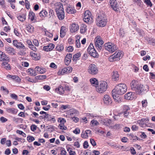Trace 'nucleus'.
Here are the masks:
<instances>
[{"label": "nucleus", "mask_w": 155, "mask_h": 155, "mask_svg": "<svg viewBox=\"0 0 155 155\" xmlns=\"http://www.w3.org/2000/svg\"><path fill=\"white\" fill-rule=\"evenodd\" d=\"M127 87L126 85L123 83L118 84L115 88L112 91V94L115 101L119 103L121 101L118 95H121L124 94L127 91Z\"/></svg>", "instance_id": "f257e3e1"}, {"label": "nucleus", "mask_w": 155, "mask_h": 155, "mask_svg": "<svg viewBox=\"0 0 155 155\" xmlns=\"http://www.w3.org/2000/svg\"><path fill=\"white\" fill-rule=\"evenodd\" d=\"M107 23V19L106 16L104 14H100L96 18V24L98 26L104 27Z\"/></svg>", "instance_id": "f03ea898"}, {"label": "nucleus", "mask_w": 155, "mask_h": 155, "mask_svg": "<svg viewBox=\"0 0 155 155\" xmlns=\"http://www.w3.org/2000/svg\"><path fill=\"white\" fill-rule=\"evenodd\" d=\"M107 84L104 81H101L96 86V90L97 92L100 94L103 93L107 89Z\"/></svg>", "instance_id": "7ed1b4c3"}, {"label": "nucleus", "mask_w": 155, "mask_h": 155, "mask_svg": "<svg viewBox=\"0 0 155 155\" xmlns=\"http://www.w3.org/2000/svg\"><path fill=\"white\" fill-rule=\"evenodd\" d=\"M123 55V54L122 51H117L109 57V61L110 62H113L119 60L122 57Z\"/></svg>", "instance_id": "20e7f679"}, {"label": "nucleus", "mask_w": 155, "mask_h": 155, "mask_svg": "<svg viewBox=\"0 0 155 155\" xmlns=\"http://www.w3.org/2000/svg\"><path fill=\"white\" fill-rule=\"evenodd\" d=\"M87 51L91 56L94 58H97L98 54L96 50L94 48L93 44L91 43L87 49Z\"/></svg>", "instance_id": "39448f33"}, {"label": "nucleus", "mask_w": 155, "mask_h": 155, "mask_svg": "<svg viewBox=\"0 0 155 155\" xmlns=\"http://www.w3.org/2000/svg\"><path fill=\"white\" fill-rule=\"evenodd\" d=\"M98 69L94 64H90L88 68V72L91 75H96L98 73Z\"/></svg>", "instance_id": "423d86ee"}, {"label": "nucleus", "mask_w": 155, "mask_h": 155, "mask_svg": "<svg viewBox=\"0 0 155 155\" xmlns=\"http://www.w3.org/2000/svg\"><path fill=\"white\" fill-rule=\"evenodd\" d=\"M105 45L106 50L111 53H113L117 49V47L112 43H106Z\"/></svg>", "instance_id": "0eeeda50"}, {"label": "nucleus", "mask_w": 155, "mask_h": 155, "mask_svg": "<svg viewBox=\"0 0 155 155\" xmlns=\"http://www.w3.org/2000/svg\"><path fill=\"white\" fill-rule=\"evenodd\" d=\"M83 20L86 23H90L91 22L92 18L91 14L89 11L87 10L85 12Z\"/></svg>", "instance_id": "6e6552de"}, {"label": "nucleus", "mask_w": 155, "mask_h": 155, "mask_svg": "<svg viewBox=\"0 0 155 155\" xmlns=\"http://www.w3.org/2000/svg\"><path fill=\"white\" fill-rule=\"evenodd\" d=\"M95 45L97 50H101L102 48V45L104 43V41L100 37L97 36L95 39Z\"/></svg>", "instance_id": "1a4fd4ad"}, {"label": "nucleus", "mask_w": 155, "mask_h": 155, "mask_svg": "<svg viewBox=\"0 0 155 155\" xmlns=\"http://www.w3.org/2000/svg\"><path fill=\"white\" fill-rule=\"evenodd\" d=\"M140 85H139L138 81L133 80L130 83V86L131 89L133 91H135L137 94L138 91L139 90Z\"/></svg>", "instance_id": "9d476101"}, {"label": "nucleus", "mask_w": 155, "mask_h": 155, "mask_svg": "<svg viewBox=\"0 0 155 155\" xmlns=\"http://www.w3.org/2000/svg\"><path fill=\"white\" fill-rule=\"evenodd\" d=\"M13 44L14 46L16 47L17 48L21 49H25V46L21 42H18L16 40L13 41Z\"/></svg>", "instance_id": "9b49d317"}, {"label": "nucleus", "mask_w": 155, "mask_h": 155, "mask_svg": "<svg viewBox=\"0 0 155 155\" xmlns=\"http://www.w3.org/2000/svg\"><path fill=\"white\" fill-rule=\"evenodd\" d=\"M110 4L111 7L115 11L117 12L119 11L118 6L117 2L116 0H111Z\"/></svg>", "instance_id": "f8f14e48"}, {"label": "nucleus", "mask_w": 155, "mask_h": 155, "mask_svg": "<svg viewBox=\"0 0 155 155\" xmlns=\"http://www.w3.org/2000/svg\"><path fill=\"white\" fill-rule=\"evenodd\" d=\"M104 103L107 105L110 104L112 103V100L109 95H105L103 99Z\"/></svg>", "instance_id": "ddd939ff"}, {"label": "nucleus", "mask_w": 155, "mask_h": 155, "mask_svg": "<svg viewBox=\"0 0 155 155\" xmlns=\"http://www.w3.org/2000/svg\"><path fill=\"white\" fill-rule=\"evenodd\" d=\"M148 87L147 85L143 86L141 84H140L139 90L138 91L137 94H140L142 92L144 91H147L148 90Z\"/></svg>", "instance_id": "4468645a"}, {"label": "nucleus", "mask_w": 155, "mask_h": 155, "mask_svg": "<svg viewBox=\"0 0 155 155\" xmlns=\"http://www.w3.org/2000/svg\"><path fill=\"white\" fill-rule=\"evenodd\" d=\"M67 30L68 29L66 27L62 26L60 29V37L62 38H63L66 35Z\"/></svg>", "instance_id": "2eb2a0df"}, {"label": "nucleus", "mask_w": 155, "mask_h": 155, "mask_svg": "<svg viewBox=\"0 0 155 155\" xmlns=\"http://www.w3.org/2000/svg\"><path fill=\"white\" fill-rule=\"evenodd\" d=\"M55 10L57 14H58L59 13L64 12V9L63 8V6L61 4L58 5L56 6Z\"/></svg>", "instance_id": "dca6fc26"}, {"label": "nucleus", "mask_w": 155, "mask_h": 155, "mask_svg": "<svg viewBox=\"0 0 155 155\" xmlns=\"http://www.w3.org/2000/svg\"><path fill=\"white\" fill-rule=\"evenodd\" d=\"M39 68V66H37L35 68V70H33L31 69H29L28 70V72L31 74L33 76H35L37 75V73H38V69Z\"/></svg>", "instance_id": "f3484780"}, {"label": "nucleus", "mask_w": 155, "mask_h": 155, "mask_svg": "<svg viewBox=\"0 0 155 155\" xmlns=\"http://www.w3.org/2000/svg\"><path fill=\"white\" fill-rule=\"evenodd\" d=\"M9 59L7 57L5 54L2 51H0V61H9Z\"/></svg>", "instance_id": "a211bd4d"}, {"label": "nucleus", "mask_w": 155, "mask_h": 155, "mask_svg": "<svg viewBox=\"0 0 155 155\" xmlns=\"http://www.w3.org/2000/svg\"><path fill=\"white\" fill-rule=\"evenodd\" d=\"M45 119H46L47 120L54 123L55 121V117L54 116L47 114V116L45 117Z\"/></svg>", "instance_id": "6ab92c4d"}, {"label": "nucleus", "mask_w": 155, "mask_h": 155, "mask_svg": "<svg viewBox=\"0 0 155 155\" xmlns=\"http://www.w3.org/2000/svg\"><path fill=\"white\" fill-rule=\"evenodd\" d=\"M79 26L76 24H73L70 27V30L72 32H75L78 30Z\"/></svg>", "instance_id": "aec40b11"}, {"label": "nucleus", "mask_w": 155, "mask_h": 155, "mask_svg": "<svg viewBox=\"0 0 155 155\" xmlns=\"http://www.w3.org/2000/svg\"><path fill=\"white\" fill-rule=\"evenodd\" d=\"M56 92L60 94H63L64 93V89L61 86H59L58 87L55 89Z\"/></svg>", "instance_id": "412c9836"}, {"label": "nucleus", "mask_w": 155, "mask_h": 155, "mask_svg": "<svg viewBox=\"0 0 155 155\" xmlns=\"http://www.w3.org/2000/svg\"><path fill=\"white\" fill-rule=\"evenodd\" d=\"M91 134V131L89 130H86L85 131V133L82 132L81 134V137L87 139L88 137V134Z\"/></svg>", "instance_id": "4be33fe9"}, {"label": "nucleus", "mask_w": 155, "mask_h": 155, "mask_svg": "<svg viewBox=\"0 0 155 155\" xmlns=\"http://www.w3.org/2000/svg\"><path fill=\"white\" fill-rule=\"evenodd\" d=\"M112 74V78L113 80L115 81L119 80V75L117 71H114Z\"/></svg>", "instance_id": "5701e85b"}, {"label": "nucleus", "mask_w": 155, "mask_h": 155, "mask_svg": "<svg viewBox=\"0 0 155 155\" xmlns=\"http://www.w3.org/2000/svg\"><path fill=\"white\" fill-rule=\"evenodd\" d=\"M35 13L32 12L30 11L28 14V18L31 19V21H35Z\"/></svg>", "instance_id": "b1692460"}, {"label": "nucleus", "mask_w": 155, "mask_h": 155, "mask_svg": "<svg viewBox=\"0 0 155 155\" xmlns=\"http://www.w3.org/2000/svg\"><path fill=\"white\" fill-rule=\"evenodd\" d=\"M133 97L131 92H129L124 95L125 99L127 100H132L133 99Z\"/></svg>", "instance_id": "393cba45"}, {"label": "nucleus", "mask_w": 155, "mask_h": 155, "mask_svg": "<svg viewBox=\"0 0 155 155\" xmlns=\"http://www.w3.org/2000/svg\"><path fill=\"white\" fill-rule=\"evenodd\" d=\"M48 14L47 12L45 10H43L39 12V16L42 20Z\"/></svg>", "instance_id": "a878e982"}, {"label": "nucleus", "mask_w": 155, "mask_h": 155, "mask_svg": "<svg viewBox=\"0 0 155 155\" xmlns=\"http://www.w3.org/2000/svg\"><path fill=\"white\" fill-rule=\"evenodd\" d=\"M66 12L68 14H74L76 12V10L70 7H67L66 9Z\"/></svg>", "instance_id": "bb28decb"}, {"label": "nucleus", "mask_w": 155, "mask_h": 155, "mask_svg": "<svg viewBox=\"0 0 155 155\" xmlns=\"http://www.w3.org/2000/svg\"><path fill=\"white\" fill-rule=\"evenodd\" d=\"M90 81L91 84L93 85L94 86H97L98 84V81L95 78H93L91 79Z\"/></svg>", "instance_id": "cd10ccee"}, {"label": "nucleus", "mask_w": 155, "mask_h": 155, "mask_svg": "<svg viewBox=\"0 0 155 155\" xmlns=\"http://www.w3.org/2000/svg\"><path fill=\"white\" fill-rule=\"evenodd\" d=\"M5 50L8 53H12L14 51L13 48L7 46L5 48Z\"/></svg>", "instance_id": "c85d7f7f"}, {"label": "nucleus", "mask_w": 155, "mask_h": 155, "mask_svg": "<svg viewBox=\"0 0 155 155\" xmlns=\"http://www.w3.org/2000/svg\"><path fill=\"white\" fill-rule=\"evenodd\" d=\"M87 30V26L84 25L82 24L81 27L80 31L81 33H84Z\"/></svg>", "instance_id": "c756f323"}, {"label": "nucleus", "mask_w": 155, "mask_h": 155, "mask_svg": "<svg viewBox=\"0 0 155 155\" xmlns=\"http://www.w3.org/2000/svg\"><path fill=\"white\" fill-rule=\"evenodd\" d=\"M63 71H64L65 73H68L71 72L72 71V68L71 67H68L64 68Z\"/></svg>", "instance_id": "7c9ffc66"}, {"label": "nucleus", "mask_w": 155, "mask_h": 155, "mask_svg": "<svg viewBox=\"0 0 155 155\" xmlns=\"http://www.w3.org/2000/svg\"><path fill=\"white\" fill-rule=\"evenodd\" d=\"M17 18L19 20L21 21H23L25 19V16L24 14L19 15Z\"/></svg>", "instance_id": "2f4dec72"}, {"label": "nucleus", "mask_w": 155, "mask_h": 155, "mask_svg": "<svg viewBox=\"0 0 155 155\" xmlns=\"http://www.w3.org/2000/svg\"><path fill=\"white\" fill-rule=\"evenodd\" d=\"M81 54L80 52L74 55L72 60L74 61H77L78 60V58L81 56Z\"/></svg>", "instance_id": "473e14b6"}, {"label": "nucleus", "mask_w": 155, "mask_h": 155, "mask_svg": "<svg viewBox=\"0 0 155 155\" xmlns=\"http://www.w3.org/2000/svg\"><path fill=\"white\" fill-rule=\"evenodd\" d=\"M58 17V19L60 20H63L64 18V12L62 13H59L58 14H57Z\"/></svg>", "instance_id": "72a5a7b5"}, {"label": "nucleus", "mask_w": 155, "mask_h": 155, "mask_svg": "<svg viewBox=\"0 0 155 155\" xmlns=\"http://www.w3.org/2000/svg\"><path fill=\"white\" fill-rule=\"evenodd\" d=\"M104 124L105 125L108 126L110 124H112V121L110 119L105 120L104 122Z\"/></svg>", "instance_id": "f704fd0d"}, {"label": "nucleus", "mask_w": 155, "mask_h": 155, "mask_svg": "<svg viewBox=\"0 0 155 155\" xmlns=\"http://www.w3.org/2000/svg\"><path fill=\"white\" fill-rule=\"evenodd\" d=\"M34 28L31 25H28L26 27V30L29 32L31 33L33 31Z\"/></svg>", "instance_id": "c9c22d12"}, {"label": "nucleus", "mask_w": 155, "mask_h": 155, "mask_svg": "<svg viewBox=\"0 0 155 155\" xmlns=\"http://www.w3.org/2000/svg\"><path fill=\"white\" fill-rule=\"evenodd\" d=\"M56 49L58 51H62L64 49V46L62 44L58 45L56 47Z\"/></svg>", "instance_id": "e433bc0d"}, {"label": "nucleus", "mask_w": 155, "mask_h": 155, "mask_svg": "<svg viewBox=\"0 0 155 155\" xmlns=\"http://www.w3.org/2000/svg\"><path fill=\"white\" fill-rule=\"evenodd\" d=\"M79 38H77L75 41V46L77 48H80L81 46V43L80 41V37H78Z\"/></svg>", "instance_id": "4c0bfd02"}, {"label": "nucleus", "mask_w": 155, "mask_h": 155, "mask_svg": "<svg viewBox=\"0 0 155 155\" xmlns=\"http://www.w3.org/2000/svg\"><path fill=\"white\" fill-rule=\"evenodd\" d=\"M2 65L3 66H5V67L6 68V69L8 70L11 69L10 65L9 64H8V62L6 61L3 62L2 64Z\"/></svg>", "instance_id": "58836bf2"}, {"label": "nucleus", "mask_w": 155, "mask_h": 155, "mask_svg": "<svg viewBox=\"0 0 155 155\" xmlns=\"http://www.w3.org/2000/svg\"><path fill=\"white\" fill-rule=\"evenodd\" d=\"M92 126H94L98 125L99 124V122L96 120L94 119L92 120L91 121Z\"/></svg>", "instance_id": "ea45409f"}, {"label": "nucleus", "mask_w": 155, "mask_h": 155, "mask_svg": "<svg viewBox=\"0 0 155 155\" xmlns=\"http://www.w3.org/2000/svg\"><path fill=\"white\" fill-rule=\"evenodd\" d=\"M58 128L62 130H66L67 129V127H66L64 124H59L58 126Z\"/></svg>", "instance_id": "a19ab883"}, {"label": "nucleus", "mask_w": 155, "mask_h": 155, "mask_svg": "<svg viewBox=\"0 0 155 155\" xmlns=\"http://www.w3.org/2000/svg\"><path fill=\"white\" fill-rule=\"evenodd\" d=\"M13 78V80L15 81L16 82H20L21 79L17 76L14 75Z\"/></svg>", "instance_id": "79ce46f5"}, {"label": "nucleus", "mask_w": 155, "mask_h": 155, "mask_svg": "<svg viewBox=\"0 0 155 155\" xmlns=\"http://www.w3.org/2000/svg\"><path fill=\"white\" fill-rule=\"evenodd\" d=\"M27 140L29 142H31L35 140V138L32 136H28Z\"/></svg>", "instance_id": "37998d69"}, {"label": "nucleus", "mask_w": 155, "mask_h": 155, "mask_svg": "<svg viewBox=\"0 0 155 155\" xmlns=\"http://www.w3.org/2000/svg\"><path fill=\"white\" fill-rule=\"evenodd\" d=\"M58 121L61 123L60 124H64L66 122V120L65 119L60 118H59Z\"/></svg>", "instance_id": "c03bdc74"}, {"label": "nucleus", "mask_w": 155, "mask_h": 155, "mask_svg": "<svg viewBox=\"0 0 155 155\" xmlns=\"http://www.w3.org/2000/svg\"><path fill=\"white\" fill-rule=\"evenodd\" d=\"M71 61V59L65 58L64 59V63L65 64L67 65H68L70 63Z\"/></svg>", "instance_id": "a18cd8bd"}, {"label": "nucleus", "mask_w": 155, "mask_h": 155, "mask_svg": "<svg viewBox=\"0 0 155 155\" xmlns=\"http://www.w3.org/2000/svg\"><path fill=\"white\" fill-rule=\"evenodd\" d=\"M142 106L143 107H146L147 106V100H144L141 102Z\"/></svg>", "instance_id": "49530a36"}, {"label": "nucleus", "mask_w": 155, "mask_h": 155, "mask_svg": "<svg viewBox=\"0 0 155 155\" xmlns=\"http://www.w3.org/2000/svg\"><path fill=\"white\" fill-rule=\"evenodd\" d=\"M48 48L49 50H50V51L53 49L54 47V45L52 43L49 44L48 46Z\"/></svg>", "instance_id": "de8ad7c7"}, {"label": "nucleus", "mask_w": 155, "mask_h": 155, "mask_svg": "<svg viewBox=\"0 0 155 155\" xmlns=\"http://www.w3.org/2000/svg\"><path fill=\"white\" fill-rule=\"evenodd\" d=\"M16 132L20 135H21L23 137H25L26 136V134L22 131L19 130H17L16 131Z\"/></svg>", "instance_id": "09e8293b"}, {"label": "nucleus", "mask_w": 155, "mask_h": 155, "mask_svg": "<svg viewBox=\"0 0 155 155\" xmlns=\"http://www.w3.org/2000/svg\"><path fill=\"white\" fill-rule=\"evenodd\" d=\"M144 2L147 5L152 6V4L150 0H145Z\"/></svg>", "instance_id": "8fccbe9b"}, {"label": "nucleus", "mask_w": 155, "mask_h": 155, "mask_svg": "<svg viewBox=\"0 0 155 155\" xmlns=\"http://www.w3.org/2000/svg\"><path fill=\"white\" fill-rule=\"evenodd\" d=\"M40 114H43V116H40L39 117H40L41 118H43V117H44V118H45V117H46V116H47V114H47L46 112H45L44 111H41L40 112Z\"/></svg>", "instance_id": "3c124183"}, {"label": "nucleus", "mask_w": 155, "mask_h": 155, "mask_svg": "<svg viewBox=\"0 0 155 155\" xmlns=\"http://www.w3.org/2000/svg\"><path fill=\"white\" fill-rule=\"evenodd\" d=\"M31 56L35 58V59L37 60L39 59L38 58V54L35 52L31 54Z\"/></svg>", "instance_id": "603ef678"}, {"label": "nucleus", "mask_w": 155, "mask_h": 155, "mask_svg": "<svg viewBox=\"0 0 155 155\" xmlns=\"http://www.w3.org/2000/svg\"><path fill=\"white\" fill-rule=\"evenodd\" d=\"M21 50L20 51V54L21 55H25L26 53L25 52L26 50V48L25 49H21Z\"/></svg>", "instance_id": "864d4df0"}, {"label": "nucleus", "mask_w": 155, "mask_h": 155, "mask_svg": "<svg viewBox=\"0 0 155 155\" xmlns=\"http://www.w3.org/2000/svg\"><path fill=\"white\" fill-rule=\"evenodd\" d=\"M80 130L78 128H76L75 130L73 131V132L74 134H78L80 133Z\"/></svg>", "instance_id": "5fc2aeb1"}, {"label": "nucleus", "mask_w": 155, "mask_h": 155, "mask_svg": "<svg viewBox=\"0 0 155 155\" xmlns=\"http://www.w3.org/2000/svg\"><path fill=\"white\" fill-rule=\"evenodd\" d=\"M0 120L2 123H5L8 120V119L3 117H2L0 118Z\"/></svg>", "instance_id": "6e6d98bb"}, {"label": "nucleus", "mask_w": 155, "mask_h": 155, "mask_svg": "<svg viewBox=\"0 0 155 155\" xmlns=\"http://www.w3.org/2000/svg\"><path fill=\"white\" fill-rule=\"evenodd\" d=\"M67 50L68 51V52H72L74 50L73 47L72 46H69L67 48Z\"/></svg>", "instance_id": "4d7b16f0"}, {"label": "nucleus", "mask_w": 155, "mask_h": 155, "mask_svg": "<svg viewBox=\"0 0 155 155\" xmlns=\"http://www.w3.org/2000/svg\"><path fill=\"white\" fill-rule=\"evenodd\" d=\"M88 144L87 141H85L84 143L83 147L84 149H87L88 147Z\"/></svg>", "instance_id": "13d9d810"}, {"label": "nucleus", "mask_w": 155, "mask_h": 155, "mask_svg": "<svg viewBox=\"0 0 155 155\" xmlns=\"http://www.w3.org/2000/svg\"><path fill=\"white\" fill-rule=\"evenodd\" d=\"M124 116L125 117H128L129 116V112L128 111H124L123 113Z\"/></svg>", "instance_id": "bf43d9fd"}, {"label": "nucleus", "mask_w": 155, "mask_h": 155, "mask_svg": "<svg viewBox=\"0 0 155 155\" xmlns=\"http://www.w3.org/2000/svg\"><path fill=\"white\" fill-rule=\"evenodd\" d=\"M25 2L26 8L27 9H28L30 8V4L28 0H25Z\"/></svg>", "instance_id": "052dcab7"}, {"label": "nucleus", "mask_w": 155, "mask_h": 155, "mask_svg": "<svg viewBox=\"0 0 155 155\" xmlns=\"http://www.w3.org/2000/svg\"><path fill=\"white\" fill-rule=\"evenodd\" d=\"M68 151L69 152L70 155H74L75 154V152L72 150L70 149H68Z\"/></svg>", "instance_id": "680f3d73"}, {"label": "nucleus", "mask_w": 155, "mask_h": 155, "mask_svg": "<svg viewBox=\"0 0 155 155\" xmlns=\"http://www.w3.org/2000/svg\"><path fill=\"white\" fill-rule=\"evenodd\" d=\"M90 143L91 144L94 146H95L96 145V143L93 139H90Z\"/></svg>", "instance_id": "e2e57ef3"}, {"label": "nucleus", "mask_w": 155, "mask_h": 155, "mask_svg": "<svg viewBox=\"0 0 155 155\" xmlns=\"http://www.w3.org/2000/svg\"><path fill=\"white\" fill-rule=\"evenodd\" d=\"M130 150L131 153L133 155H134L136 154V151L133 147H131L130 148Z\"/></svg>", "instance_id": "0e129e2a"}, {"label": "nucleus", "mask_w": 155, "mask_h": 155, "mask_svg": "<svg viewBox=\"0 0 155 155\" xmlns=\"http://www.w3.org/2000/svg\"><path fill=\"white\" fill-rule=\"evenodd\" d=\"M119 33L120 36L121 37H124V33L123 29H120V30L119 31Z\"/></svg>", "instance_id": "69168bd1"}, {"label": "nucleus", "mask_w": 155, "mask_h": 155, "mask_svg": "<svg viewBox=\"0 0 155 155\" xmlns=\"http://www.w3.org/2000/svg\"><path fill=\"white\" fill-rule=\"evenodd\" d=\"M37 126L34 124L32 125L31 126V129L32 131H34L36 129Z\"/></svg>", "instance_id": "338daca9"}, {"label": "nucleus", "mask_w": 155, "mask_h": 155, "mask_svg": "<svg viewBox=\"0 0 155 155\" xmlns=\"http://www.w3.org/2000/svg\"><path fill=\"white\" fill-rule=\"evenodd\" d=\"M93 154L92 155H99L100 154L99 151L97 150H93L92 151Z\"/></svg>", "instance_id": "774afa93"}]
</instances>
